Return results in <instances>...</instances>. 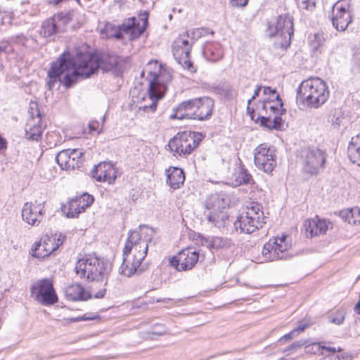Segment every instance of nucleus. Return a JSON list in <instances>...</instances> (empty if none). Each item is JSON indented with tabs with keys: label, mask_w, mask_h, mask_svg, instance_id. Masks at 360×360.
Returning a JSON list of instances; mask_svg holds the SVG:
<instances>
[{
	"label": "nucleus",
	"mask_w": 360,
	"mask_h": 360,
	"mask_svg": "<svg viewBox=\"0 0 360 360\" xmlns=\"http://www.w3.org/2000/svg\"><path fill=\"white\" fill-rule=\"evenodd\" d=\"M125 58L116 55L103 53L100 56L89 52H78L74 58L68 52H64L56 62H53L48 71V88L51 90L58 82H60V76L65 74L63 84L71 87L78 76L89 77L98 68L103 72L113 71L116 74L123 72L127 63Z\"/></svg>",
	"instance_id": "obj_1"
},
{
	"label": "nucleus",
	"mask_w": 360,
	"mask_h": 360,
	"mask_svg": "<svg viewBox=\"0 0 360 360\" xmlns=\"http://www.w3.org/2000/svg\"><path fill=\"white\" fill-rule=\"evenodd\" d=\"M154 234L155 230L145 225H141L139 231L129 232L122 251L123 259L119 269L120 274L130 277L136 272L141 273L145 270L141 264L147 255L148 243Z\"/></svg>",
	"instance_id": "obj_2"
},
{
	"label": "nucleus",
	"mask_w": 360,
	"mask_h": 360,
	"mask_svg": "<svg viewBox=\"0 0 360 360\" xmlns=\"http://www.w3.org/2000/svg\"><path fill=\"white\" fill-rule=\"evenodd\" d=\"M330 91L326 82L319 77H311L301 82L297 90V102L309 108L317 109L329 98Z\"/></svg>",
	"instance_id": "obj_3"
},
{
	"label": "nucleus",
	"mask_w": 360,
	"mask_h": 360,
	"mask_svg": "<svg viewBox=\"0 0 360 360\" xmlns=\"http://www.w3.org/2000/svg\"><path fill=\"white\" fill-rule=\"evenodd\" d=\"M214 105V100L207 96L189 99L173 109L170 119L205 120L211 117Z\"/></svg>",
	"instance_id": "obj_4"
},
{
	"label": "nucleus",
	"mask_w": 360,
	"mask_h": 360,
	"mask_svg": "<svg viewBox=\"0 0 360 360\" xmlns=\"http://www.w3.org/2000/svg\"><path fill=\"white\" fill-rule=\"evenodd\" d=\"M110 270V264L95 255H84L77 260L75 267V273L80 278L88 281H105L104 285L107 284Z\"/></svg>",
	"instance_id": "obj_5"
},
{
	"label": "nucleus",
	"mask_w": 360,
	"mask_h": 360,
	"mask_svg": "<svg viewBox=\"0 0 360 360\" xmlns=\"http://www.w3.org/2000/svg\"><path fill=\"white\" fill-rule=\"evenodd\" d=\"M264 224V217L261 205L252 202L246 206L245 212L234 221L233 228L240 233L250 234L261 229Z\"/></svg>",
	"instance_id": "obj_6"
},
{
	"label": "nucleus",
	"mask_w": 360,
	"mask_h": 360,
	"mask_svg": "<svg viewBox=\"0 0 360 360\" xmlns=\"http://www.w3.org/2000/svg\"><path fill=\"white\" fill-rule=\"evenodd\" d=\"M203 137L201 133L181 131L171 139L167 146L174 156L186 157L198 146Z\"/></svg>",
	"instance_id": "obj_7"
},
{
	"label": "nucleus",
	"mask_w": 360,
	"mask_h": 360,
	"mask_svg": "<svg viewBox=\"0 0 360 360\" xmlns=\"http://www.w3.org/2000/svg\"><path fill=\"white\" fill-rule=\"evenodd\" d=\"M293 34V18L288 13L279 15L276 22L269 25L266 30V34L269 37H276L278 45L284 49L290 45Z\"/></svg>",
	"instance_id": "obj_8"
},
{
	"label": "nucleus",
	"mask_w": 360,
	"mask_h": 360,
	"mask_svg": "<svg viewBox=\"0 0 360 360\" xmlns=\"http://www.w3.org/2000/svg\"><path fill=\"white\" fill-rule=\"evenodd\" d=\"M73 11H60L42 22L40 34L44 37H51L65 32L68 25L72 21Z\"/></svg>",
	"instance_id": "obj_9"
},
{
	"label": "nucleus",
	"mask_w": 360,
	"mask_h": 360,
	"mask_svg": "<svg viewBox=\"0 0 360 360\" xmlns=\"http://www.w3.org/2000/svg\"><path fill=\"white\" fill-rule=\"evenodd\" d=\"M189 37L188 32L180 34L173 42L172 53L175 60L185 70L195 72V68L191 61L190 53L193 45L188 40Z\"/></svg>",
	"instance_id": "obj_10"
},
{
	"label": "nucleus",
	"mask_w": 360,
	"mask_h": 360,
	"mask_svg": "<svg viewBox=\"0 0 360 360\" xmlns=\"http://www.w3.org/2000/svg\"><path fill=\"white\" fill-rule=\"evenodd\" d=\"M148 18V13L144 11L140 14L139 19L132 17L124 20L113 36L117 39H122L123 35L127 34L130 40L139 37L146 29Z\"/></svg>",
	"instance_id": "obj_11"
},
{
	"label": "nucleus",
	"mask_w": 360,
	"mask_h": 360,
	"mask_svg": "<svg viewBox=\"0 0 360 360\" xmlns=\"http://www.w3.org/2000/svg\"><path fill=\"white\" fill-rule=\"evenodd\" d=\"M30 291L32 296L43 305L49 306L58 302V296L53 283L49 278H44L34 283Z\"/></svg>",
	"instance_id": "obj_12"
},
{
	"label": "nucleus",
	"mask_w": 360,
	"mask_h": 360,
	"mask_svg": "<svg viewBox=\"0 0 360 360\" xmlns=\"http://www.w3.org/2000/svg\"><path fill=\"white\" fill-rule=\"evenodd\" d=\"M327 153L319 148H309L304 152L303 170L311 175H317L325 167Z\"/></svg>",
	"instance_id": "obj_13"
},
{
	"label": "nucleus",
	"mask_w": 360,
	"mask_h": 360,
	"mask_svg": "<svg viewBox=\"0 0 360 360\" xmlns=\"http://www.w3.org/2000/svg\"><path fill=\"white\" fill-rule=\"evenodd\" d=\"M333 26L340 32L345 31L352 22V11L349 0H340L332 8Z\"/></svg>",
	"instance_id": "obj_14"
},
{
	"label": "nucleus",
	"mask_w": 360,
	"mask_h": 360,
	"mask_svg": "<svg viewBox=\"0 0 360 360\" xmlns=\"http://www.w3.org/2000/svg\"><path fill=\"white\" fill-rule=\"evenodd\" d=\"M255 166L266 174H271L276 165L274 150L266 143L259 145L254 153Z\"/></svg>",
	"instance_id": "obj_15"
},
{
	"label": "nucleus",
	"mask_w": 360,
	"mask_h": 360,
	"mask_svg": "<svg viewBox=\"0 0 360 360\" xmlns=\"http://www.w3.org/2000/svg\"><path fill=\"white\" fill-rule=\"evenodd\" d=\"M286 236L269 240L264 244L262 255L269 261L286 259L288 256V245L285 243Z\"/></svg>",
	"instance_id": "obj_16"
},
{
	"label": "nucleus",
	"mask_w": 360,
	"mask_h": 360,
	"mask_svg": "<svg viewBox=\"0 0 360 360\" xmlns=\"http://www.w3.org/2000/svg\"><path fill=\"white\" fill-rule=\"evenodd\" d=\"M45 203L37 200L24 203L21 212L22 220L31 226H39L46 212Z\"/></svg>",
	"instance_id": "obj_17"
},
{
	"label": "nucleus",
	"mask_w": 360,
	"mask_h": 360,
	"mask_svg": "<svg viewBox=\"0 0 360 360\" xmlns=\"http://www.w3.org/2000/svg\"><path fill=\"white\" fill-rule=\"evenodd\" d=\"M64 292L68 300L86 301L91 297L96 299L104 297L106 292V288L103 287L96 292H94L92 288L91 292H86L80 284L72 283L65 288Z\"/></svg>",
	"instance_id": "obj_18"
},
{
	"label": "nucleus",
	"mask_w": 360,
	"mask_h": 360,
	"mask_svg": "<svg viewBox=\"0 0 360 360\" xmlns=\"http://www.w3.org/2000/svg\"><path fill=\"white\" fill-rule=\"evenodd\" d=\"M199 259V253L193 248L181 250L177 256H174L169 260V264L178 271L191 269Z\"/></svg>",
	"instance_id": "obj_19"
},
{
	"label": "nucleus",
	"mask_w": 360,
	"mask_h": 360,
	"mask_svg": "<svg viewBox=\"0 0 360 360\" xmlns=\"http://www.w3.org/2000/svg\"><path fill=\"white\" fill-rule=\"evenodd\" d=\"M161 77L162 75L153 74V78L149 82L148 94L152 103L143 107L145 111L154 112L157 108L158 101L163 96L166 85L162 82Z\"/></svg>",
	"instance_id": "obj_20"
},
{
	"label": "nucleus",
	"mask_w": 360,
	"mask_h": 360,
	"mask_svg": "<svg viewBox=\"0 0 360 360\" xmlns=\"http://www.w3.org/2000/svg\"><path fill=\"white\" fill-rule=\"evenodd\" d=\"M92 176L96 181L108 182L109 184L114 183L116 179L115 168L110 162L98 165L92 171Z\"/></svg>",
	"instance_id": "obj_21"
},
{
	"label": "nucleus",
	"mask_w": 360,
	"mask_h": 360,
	"mask_svg": "<svg viewBox=\"0 0 360 360\" xmlns=\"http://www.w3.org/2000/svg\"><path fill=\"white\" fill-rule=\"evenodd\" d=\"M329 222L326 219H313L304 222L305 235L307 238L324 234L328 229Z\"/></svg>",
	"instance_id": "obj_22"
},
{
	"label": "nucleus",
	"mask_w": 360,
	"mask_h": 360,
	"mask_svg": "<svg viewBox=\"0 0 360 360\" xmlns=\"http://www.w3.org/2000/svg\"><path fill=\"white\" fill-rule=\"evenodd\" d=\"M43 129L39 113L36 117L32 115L27 119L25 125V136L29 140L38 141L41 137Z\"/></svg>",
	"instance_id": "obj_23"
},
{
	"label": "nucleus",
	"mask_w": 360,
	"mask_h": 360,
	"mask_svg": "<svg viewBox=\"0 0 360 360\" xmlns=\"http://www.w3.org/2000/svg\"><path fill=\"white\" fill-rule=\"evenodd\" d=\"M262 109L259 112L264 115H270L276 117V115L281 116L285 114L286 110L283 108V103L282 101L277 100L276 101H262Z\"/></svg>",
	"instance_id": "obj_24"
},
{
	"label": "nucleus",
	"mask_w": 360,
	"mask_h": 360,
	"mask_svg": "<svg viewBox=\"0 0 360 360\" xmlns=\"http://www.w3.org/2000/svg\"><path fill=\"white\" fill-rule=\"evenodd\" d=\"M255 122L269 129H278L283 123L281 117L278 115L274 117L270 115H264L262 112H259V115Z\"/></svg>",
	"instance_id": "obj_25"
},
{
	"label": "nucleus",
	"mask_w": 360,
	"mask_h": 360,
	"mask_svg": "<svg viewBox=\"0 0 360 360\" xmlns=\"http://www.w3.org/2000/svg\"><path fill=\"white\" fill-rule=\"evenodd\" d=\"M65 238L66 236L62 234H60L58 236L56 234L51 236L46 234L41 238V242L51 255L63 245Z\"/></svg>",
	"instance_id": "obj_26"
},
{
	"label": "nucleus",
	"mask_w": 360,
	"mask_h": 360,
	"mask_svg": "<svg viewBox=\"0 0 360 360\" xmlns=\"http://www.w3.org/2000/svg\"><path fill=\"white\" fill-rule=\"evenodd\" d=\"M203 54L207 60L215 62L222 58L224 52L219 43L210 42L205 45Z\"/></svg>",
	"instance_id": "obj_27"
},
{
	"label": "nucleus",
	"mask_w": 360,
	"mask_h": 360,
	"mask_svg": "<svg viewBox=\"0 0 360 360\" xmlns=\"http://www.w3.org/2000/svg\"><path fill=\"white\" fill-rule=\"evenodd\" d=\"M347 155L352 162L360 167V133L352 138L348 145Z\"/></svg>",
	"instance_id": "obj_28"
},
{
	"label": "nucleus",
	"mask_w": 360,
	"mask_h": 360,
	"mask_svg": "<svg viewBox=\"0 0 360 360\" xmlns=\"http://www.w3.org/2000/svg\"><path fill=\"white\" fill-rule=\"evenodd\" d=\"M167 177V183L173 190H176L182 185L185 181V175L183 170L178 167H173L169 171Z\"/></svg>",
	"instance_id": "obj_29"
},
{
	"label": "nucleus",
	"mask_w": 360,
	"mask_h": 360,
	"mask_svg": "<svg viewBox=\"0 0 360 360\" xmlns=\"http://www.w3.org/2000/svg\"><path fill=\"white\" fill-rule=\"evenodd\" d=\"M80 203L76 197L72 198L67 204L61 206V211L68 218L77 217L84 212L80 207Z\"/></svg>",
	"instance_id": "obj_30"
},
{
	"label": "nucleus",
	"mask_w": 360,
	"mask_h": 360,
	"mask_svg": "<svg viewBox=\"0 0 360 360\" xmlns=\"http://www.w3.org/2000/svg\"><path fill=\"white\" fill-rule=\"evenodd\" d=\"M233 176L235 179V186L255 184L252 175L243 167L236 171Z\"/></svg>",
	"instance_id": "obj_31"
},
{
	"label": "nucleus",
	"mask_w": 360,
	"mask_h": 360,
	"mask_svg": "<svg viewBox=\"0 0 360 360\" xmlns=\"http://www.w3.org/2000/svg\"><path fill=\"white\" fill-rule=\"evenodd\" d=\"M340 217L349 224H356L360 223V208L353 207L341 210L340 212Z\"/></svg>",
	"instance_id": "obj_32"
},
{
	"label": "nucleus",
	"mask_w": 360,
	"mask_h": 360,
	"mask_svg": "<svg viewBox=\"0 0 360 360\" xmlns=\"http://www.w3.org/2000/svg\"><path fill=\"white\" fill-rule=\"evenodd\" d=\"M224 199L218 193L210 195L205 202V207L207 210L212 211H219L224 208Z\"/></svg>",
	"instance_id": "obj_33"
},
{
	"label": "nucleus",
	"mask_w": 360,
	"mask_h": 360,
	"mask_svg": "<svg viewBox=\"0 0 360 360\" xmlns=\"http://www.w3.org/2000/svg\"><path fill=\"white\" fill-rule=\"evenodd\" d=\"M26 38L22 34L11 37L9 40L2 41L0 43V53H10L13 51L11 43H20L24 44Z\"/></svg>",
	"instance_id": "obj_34"
},
{
	"label": "nucleus",
	"mask_w": 360,
	"mask_h": 360,
	"mask_svg": "<svg viewBox=\"0 0 360 360\" xmlns=\"http://www.w3.org/2000/svg\"><path fill=\"white\" fill-rule=\"evenodd\" d=\"M72 154L70 162H68L66 170L79 169L82 165V153L79 149H73Z\"/></svg>",
	"instance_id": "obj_35"
},
{
	"label": "nucleus",
	"mask_w": 360,
	"mask_h": 360,
	"mask_svg": "<svg viewBox=\"0 0 360 360\" xmlns=\"http://www.w3.org/2000/svg\"><path fill=\"white\" fill-rule=\"evenodd\" d=\"M207 220L209 222L212 224L214 226L220 227L224 226V220L227 218L225 213L219 211H212L207 214Z\"/></svg>",
	"instance_id": "obj_36"
},
{
	"label": "nucleus",
	"mask_w": 360,
	"mask_h": 360,
	"mask_svg": "<svg viewBox=\"0 0 360 360\" xmlns=\"http://www.w3.org/2000/svg\"><path fill=\"white\" fill-rule=\"evenodd\" d=\"M73 149L63 150L58 153L56 161L62 169H65L72 157Z\"/></svg>",
	"instance_id": "obj_37"
},
{
	"label": "nucleus",
	"mask_w": 360,
	"mask_h": 360,
	"mask_svg": "<svg viewBox=\"0 0 360 360\" xmlns=\"http://www.w3.org/2000/svg\"><path fill=\"white\" fill-rule=\"evenodd\" d=\"M32 255L34 257L44 259L46 257L49 256L50 253L40 240L34 243L33 248H32Z\"/></svg>",
	"instance_id": "obj_38"
},
{
	"label": "nucleus",
	"mask_w": 360,
	"mask_h": 360,
	"mask_svg": "<svg viewBox=\"0 0 360 360\" xmlns=\"http://www.w3.org/2000/svg\"><path fill=\"white\" fill-rule=\"evenodd\" d=\"M346 316V311L344 309H339L329 316V321L335 325L343 323Z\"/></svg>",
	"instance_id": "obj_39"
},
{
	"label": "nucleus",
	"mask_w": 360,
	"mask_h": 360,
	"mask_svg": "<svg viewBox=\"0 0 360 360\" xmlns=\"http://www.w3.org/2000/svg\"><path fill=\"white\" fill-rule=\"evenodd\" d=\"M263 94L265 96L262 101H282L280 96L277 94L276 89H272L270 86H264Z\"/></svg>",
	"instance_id": "obj_40"
},
{
	"label": "nucleus",
	"mask_w": 360,
	"mask_h": 360,
	"mask_svg": "<svg viewBox=\"0 0 360 360\" xmlns=\"http://www.w3.org/2000/svg\"><path fill=\"white\" fill-rule=\"evenodd\" d=\"M79 202H80V207L84 211L89 207L94 202V197L89 194L84 193L79 197H76Z\"/></svg>",
	"instance_id": "obj_41"
},
{
	"label": "nucleus",
	"mask_w": 360,
	"mask_h": 360,
	"mask_svg": "<svg viewBox=\"0 0 360 360\" xmlns=\"http://www.w3.org/2000/svg\"><path fill=\"white\" fill-rule=\"evenodd\" d=\"M324 42V37L323 34H314L310 39V45L314 51H317Z\"/></svg>",
	"instance_id": "obj_42"
},
{
	"label": "nucleus",
	"mask_w": 360,
	"mask_h": 360,
	"mask_svg": "<svg viewBox=\"0 0 360 360\" xmlns=\"http://www.w3.org/2000/svg\"><path fill=\"white\" fill-rule=\"evenodd\" d=\"M212 245L217 248H228L231 245V240L228 238L221 237H214L212 238Z\"/></svg>",
	"instance_id": "obj_43"
},
{
	"label": "nucleus",
	"mask_w": 360,
	"mask_h": 360,
	"mask_svg": "<svg viewBox=\"0 0 360 360\" xmlns=\"http://www.w3.org/2000/svg\"><path fill=\"white\" fill-rule=\"evenodd\" d=\"M300 9L311 10L315 7L316 0H295Z\"/></svg>",
	"instance_id": "obj_44"
},
{
	"label": "nucleus",
	"mask_w": 360,
	"mask_h": 360,
	"mask_svg": "<svg viewBox=\"0 0 360 360\" xmlns=\"http://www.w3.org/2000/svg\"><path fill=\"white\" fill-rule=\"evenodd\" d=\"M188 32H189L190 35L189 38H191L190 42L193 44L196 39L205 34V30L204 28H197L195 30Z\"/></svg>",
	"instance_id": "obj_45"
},
{
	"label": "nucleus",
	"mask_w": 360,
	"mask_h": 360,
	"mask_svg": "<svg viewBox=\"0 0 360 360\" xmlns=\"http://www.w3.org/2000/svg\"><path fill=\"white\" fill-rule=\"evenodd\" d=\"M353 69L355 70H360V49L355 51L352 58Z\"/></svg>",
	"instance_id": "obj_46"
},
{
	"label": "nucleus",
	"mask_w": 360,
	"mask_h": 360,
	"mask_svg": "<svg viewBox=\"0 0 360 360\" xmlns=\"http://www.w3.org/2000/svg\"><path fill=\"white\" fill-rule=\"evenodd\" d=\"M89 134H93L94 132H96L97 134H100V131H98L99 127V122L97 121H91L89 123Z\"/></svg>",
	"instance_id": "obj_47"
},
{
	"label": "nucleus",
	"mask_w": 360,
	"mask_h": 360,
	"mask_svg": "<svg viewBox=\"0 0 360 360\" xmlns=\"http://www.w3.org/2000/svg\"><path fill=\"white\" fill-rule=\"evenodd\" d=\"M312 347H316L318 350H319L321 348L323 349V350H326L330 353H335L336 352V349L335 347H326V346H321L319 344H314L312 345Z\"/></svg>",
	"instance_id": "obj_48"
},
{
	"label": "nucleus",
	"mask_w": 360,
	"mask_h": 360,
	"mask_svg": "<svg viewBox=\"0 0 360 360\" xmlns=\"http://www.w3.org/2000/svg\"><path fill=\"white\" fill-rule=\"evenodd\" d=\"M157 328H159L158 330H154L152 331V334L157 335H162L166 333L167 330L164 326L162 325H158L156 326Z\"/></svg>",
	"instance_id": "obj_49"
},
{
	"label": "nucleus",
	"mask_w": 360,
	"mask_h": 360,
	"mask_svg": "<svg viewBox=\"0 0 360 360\" xmlns=\"http://www.w3.org/2000/svg\"><path fill=\"white\" fill-rule=\"evenodd\" d=\"M297 335L295 333V331L294 330H291L290 333L284 335L283 337L281 338L280 341H287L289 340L292 339Z\"/></svg>",
	"instance_id": "obj_50"
},
{
	"label": "nucleus",
	"mask_w": 360,
	"mask_h": 360,
	"mask_svg": "<svg viewBox=\"0 0 360 360\" xmlns=\"http://www.w3.org/2000/svg\"><path fill=\"white\" fill-rule=\"evenodd\" d=\"M263 88L264 86H257L255 91H254V94L252 95V96L248 99V104H250V103L255 100L256 98V97H257L259 94V92L261 91V90L262 89L263 90Z\"/></svg>",
	"instance_id": "obj_51"
},
{
	"label": "nucleus",
	"mask_w": 360,
	"mask_h": 360,
	"mask_svg": "<svg viewBox=\"0 0 360 360\" xmlns=\"http://www.w3.org/2000/svg\"><path fill=\"white\" fill-rule=\"evenodd\" d=\"M248 0H231L233 6L236 7H243L247 5Z\"/></svg>",
	"instance_id": "obj_52"
},
{
	"label": "nucleus",
	"mask_w": 360,
	"mask_h": 360,
	"mask_svg": "<svg viewBox=\"0 0 360 360\" xmlns=\"http://www.w3.org/2000/svg\"><path fill=\"white\" fill-rule=\"evenodd\" d=\"M308 326L307 323H300L297 328L293 330L295 331V333L298 335L300 333L304 330V329Z\"/></svg>",
	"instance_id": "obj_53"
},
{
	"label": "nucleus",
	"mask_w": 360,
	"mask_h": 360,
	"mask_svg": "<svg viewBox=\"0 0 360 360\" xmlns=\"http://www.w3.org/2000/svg\"><path fill=\"white\" fill-rule=\"evenodd\" d=\"M247 112L250 114L251 115V118L253 120L254 117H253V114L255 113V110L254 109L252 108H250V104L248 103V107H247Z\"/></svg>",
	"instance_id": "obj_54"
},
{
	"label": "nucleus",
	"mask_w": 360,
	"mask_h": 360,
	"mask_svg": "<svg viewBox=\"0 0 360 360\" xmlns=\"http://www.w3.org/2000/svg\"><path fill=\"white\" fill-rule=\"evenodd\" d=\"M95 319H96V317H89V316H87L86 314H84L82 318L83 320H94Z\"/></svg>",
	"instance_id": "obj_55"
},
{
	"label": "nucleus",
	"mask_w": 360,
	"mask_h": 360,
	"mask_svg": "<svg viewBox=\"0 0 360 360\" xmlns=\"http://www.w3.org/2000/svg\"><path fill=\"white\" fill-rule=\"evenodd\" d=\"M342 357L343 359H345L346 360H351L352 359V356L350 355H348V354L342 355Z\"/></svg>",
	"instance_id": "obj_56"
},
{
	"label": "nucleus",
	"mask_w": 360,
	"mask_h": 360,
	"mask_svg": "<svg viewBox=\"0 0 360 360\" xmlns=\"http://www.w3.org/2000/svg\"><path fill=\"white\" fill-rule=\"evenodd\" d=\"M280 360H294L292 358H282Z\"/></svg>",
	"instance_id": "obj_57"
},
{
	"label": "nucleus",
	"mask_w": 360,
	"mask_h": 360,
	"mask_svg": "<svg viewBox=\"0 0 360 360\" xmlns=\"http://www.w3.org/2000/svg\"><path fill=\"white\" fill-rule=\"evenodd\" d=\"M354 219H359L357 214H354Z\"/></svg>",
	"instance_id": "obj_58"
},
{
	"label": "nucleus",
	"mask_w": 360,
	"mask_h": 360,
	"mask_svg": "<svg viewBox=\"0 0 360 360\" xmlns=\"http://www.w3.org/2000/svg\"><path fill=\"white\" fill-rule=\"evenodd\" d=\"M342 350V348L338 347V349H336V352H341Z\"/></svg>",
	"instance_id": "obj_59"
},
{
	"label": "nucleus",
	"mask_w": 360,
	"mask_h": 360,
	"mask_svg": "<svg viewBox=\"0 0 360 360\" xmlns=\"http://www.w3.org/2000/svg\"><path fill=\"white\" fill-rule=\"evenodd\" d=\"M169 20H172V15H169Z\"/></svg>",
	"instance_id": "obj_60"
},
{
	"label": "nucleus",
	"mask_w": 360,
	"mask_h": 360,
	"mask_svg": "<svg viewBox=\"0 0 360 360\" xmlns=\"http://www.w3.org/2000/svg\"><path fill=\"white\" fill-rule=\"evenodd\" d=\"M141 2H144L146 0H139Z\"/></svg>",
	"instance_id": "obj_61"
}]
</instances>
